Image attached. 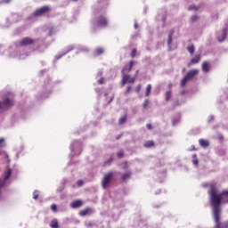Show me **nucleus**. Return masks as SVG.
<instances>
[{"instance_id":"1","label":"nucleus","mask_w":228,"mask_h":228,"mask_svg":"<svg viewBox=\"0 0 228 228\" xmlns=\"http://www.w3.org/2000/svg\"><path fill=\"white\" fill-rule=\"evenodd\" d=\"M133 65H134V61H132L122 69V85H126V83H134V81L136 80V75L134 77H131V76L127 75V72H131Z\"/></svg>"},{"instance_id":"2","label":"nucleus","mask_w":228,"mask_h":228,"mask_svg":"<svg viewBox=\"0 0 228 228\" xmlns=\"http://www.w3.org/2000/svg\"><path fill=\"white\" fill-rule=\"evenodd\" d=\"M3 102H0V110H8V108H12L13 106V94L11 92L6 93L4 95Z\"/></svg>"},{"instance_id":"3","label":"nucleus","mask_w":228,"mask_h":228,"mask_svg":"<svg viewBox=\"0 0 228 228\" xmlns=\"http://www.w3.org/2000/svg\"><path fill=\"white\" fill-rule=\"evenodd\" d=\"M197 74H199V69H191L190 70L185 76L182 79L181 81V86H186V82L187 81H191V79L193 77H195V76H197Z\"/></svg>"},{"instance_id":"4","label":"nucleus","mask_w":228,"mask_h":228,"mask_svg":"<svg viewBox=\"0 0 228 228\" xmlns=\"http://www.w3.org/2000/svg\"><path fill=\"white\" fill-rule=\"evenodd\" d=\"M113 177V173H108L104 175L102 181V186L104 190L110 186V183L111 182V178Z\"/></svg>"},{"instance_id":"5","label":"nucleus","mask_w":228,"mask_h":228,"mask_svg":"<svg viewBox=\"0 0 228 228\" xmlns=\"http://www.w3.org/2000/svg\"><path fill=\"white\" fill-rule=\"evenodd\" d=\"M96 25L98 28H106L108 26V20L104 16H100L96 20Z\"/></svg>"},{"instance_id":"6","label":"nucleus","mask_w":228,"mask_h":228,"mask_svg":"<svg viewBox=\"0 0 228 228\" xmlns=\"http://www.w3.org/2000/svg\"><path fill=\"white\" fill-rule=\"evenodd\" d=\"M227 29H228V28L225 27L224 28H223L222 31L217 33L218 42H224L225 40V38L227 37Z\"/></svg>"},{"instance_id":"7","label":"nucleus","mask_w":228,"mask_h":228,"mask_svg":"<svg viewBox=\"0 0 228 228\" xmlns=\"http://www.w3.org/2000/svg\"><path fill=\"white\" fill-rule=\"evenodd\" d=\"M49 12V6H43L39 9H37L35 12L34 15L35 17H40V15H44V13Z\"/></svg>"},{"instance_id":"8","label":"nucleus","mask_w":228,"mask_h":228,"mask_svg":"<svg viewBox=\"0 0 228 228\" xmlns=\"http://www.w3.org/2000/svg\"><path fill=\"white\" fill-rule=\"evenodd\" d=\"M31 44H33V39L29 38V37H25L23 38L20 43V45L25 46V45H31Z\"/></svg>"},{"instance_id":"9","label":"nucleus","mask_w":228,"mask_h":228,"mask_svg":"<svg viewBox=\"0 0 228 228\" xmlns=\"http://www.w3.org/2000/svg\"><path fill=\"white\" fill-rule=\"evenodd\" d=\"M201 69L203 70V72H205V74H207V72H209L210 69H211V64H209V62H203L201 65Z\"/></svg>"},{"instance_id":"10","label":"nucleus","mask_w":228,"mask_h":228,"mask_svg":"<svg viewBox=\"0 0 228 228\" xmlns=\"http://www.w3.org/2000/svg\"><path fill=\"white\" fill-rule=\"evenodd\" d=\"M173 35H174V30H171L167 37V45H168L169 51L172 49V36Z\"/></svg>"},{"instance_id":"11","label":"nucleus","mask_w":228,"mask_h":228,"mask_svg":"<svg viewBox=\"0 0 228 228\" xmlns=\"http://www.w3.org/2000/svg\"><path fill=\"white\" fill-rule=\"evenodd\" d=\"M200 61V55H196L194 58L191 59V62L188 64V67H191V65H195Z\"/></svg>"},{"instance_id":"12","label":"nucleus","mask_w":228,"mask_h":228,"mask_svg":"<svg viewBox=\"0 0 228 228\" xmlns=\"http://www.w3.org/2000/svg\"><path fill=\"white\" fill-rule=\"evenodd\" d=\"M83 206V202L81 200L73 201L70 204V207L73 208V209H77V208H81Z\"/></svg>"},{"instance_id":"13","label":"nucleus","mask_w":228,"mask_h":228,"mask_svg":"<svg viewBox=\"0 0 228 228\" xmlns=\"http://www.w3.org/2000/svg\"><path fill=\"white\" fill-rule=\"evenodd\" d=\"M70 51H74V46H69L68 50L66 52H64L61 54L56 55L55 59L60 60V58H61L62 56H65V54H67V53H70Z\"/></svg>"},{"instance_id":"14","label":"nucleus","mask_w":228,"mask_h":228,"mask_svg":"<svg viewBox=\"0 0 228 228\" xmlns=\"http://www.w3.org/2000/svg\"><path fill=\"white\" fill-rule=\"evenodd\" d=\"M200 145L201 147H208L209 145V142H208L207 140H204V139H200Z\"/></svg>"},{"instance_id":"15","label":"nucleus","mask_w":228,"mask_h":228,"mask_svg":"<svg viewBox=\"0 0 228 228\" xmlns=\"http://www.w3.org/2000/svg\"><path fill=\"white\" fill-rule=\"evenodd\" d=\"M50 226L52 228H58V220L57 219H53L51 223H50Z\"/></svg>"},{"instance_id":"16","label":"nucleus","mask_w":228,"mask_h":228,"mask_svg":"<svg viewBox=\"0 0 228 228\" xmlns=\"http://www.w3.org/2000/svg\"><path fill=\"white\" fill-rule=\"evenodd\" d=\"M129 177H131V173L130 172H127V173L122 175V180L123 181H127V179H129Z\"/></svg>"},{"instance_id":"17","label":"nucleus","mask_w":228,"mask_h":228,"mask_svg":"<svg viewBox=\"0 0 228 228\" xmlns=\"http://www.w3.org/2000/svg\"><path fill=\"white\" fill-rule=\"evenodd\" d=\"M151 85H148L147 86H146V93H145V95H146V97H149V95H151Z\"/></svg>"},{"instance_id":"18","label":"nucleus","mask_w":228,"mask_h":228,"mask_svg":"<svg viewBox=\"0 0 228 228\" xmlns=\"http://www.w3.org/2000/svg\"><path fill=\"white\" fill-rule=\"evenodd\" d=\"M89 212H90L89 208L84 209L80 211V216H86V215H88Z\"/></svg>"},{"instance_id":"19","label":"nucleus","mask_w":228,"mask_h":228,"mask_svg":"<svg viewBox=\"0 0 228 228\" xmlns=\"http://www.w3.org/2000/svg\"><path fill=\"white\" fill-rule=\"evenodd\" d=\"M172 97V91H167L166 92V101H170V98Z\"/></svg>"},{"instance_id":"20","label":"nucleus","mask_w":228,"mask_h":228,"mask_svg":"<svg viewBox=\"0 0 228 228\" xmlns=\"http://www.w3.org/2000/svg\"><path fill=\"white\" fill-rule=\"evenodd\" d=\"M192 163L195 166L199 165V159H197V155H192Z\"/></svg>"},{"instance_id":"21","label":"nucleus","mask_w":228,"mask_h":228,"mask_svg":"<svg viewBox=\"0 0 228 228\" xmlns=\"http://www.w3.org/2000/svg\"><path fill=\"white\" fill-rule=\"evenodd\" d=\"M153 145H154V142H152V141H147L144 143V147H152Z\"/></svg>"},{"instance_id":"22","label":"nucleus","mask_w":228,"mask_h":228,"mask_svg":"<svg viewBox=\"0 0 228 228\" xmlns=\"http://www.w3.org/2000/svg\"><path fill=\"white\" fill-rule=\"evenodd\" d=\"M190 54L193 55V53H195V48L193 46L187 47Z\"/></svg>"},{"instance_id":"23","label":"nucleus","mask_w":228,"mask_h":228,"mask_svg":"<svg viewBox=\"0 0 228 228\" xmlns=\"http://www.w3.org/2000/svg\"><path fill=\"white\" fill-rule=\"evenodd\" d=\"M38 191H35L34 193H33V200H37V199H38Z\"/></svg>"},{"instance_id":"24","label":"nucleus","mask_w":228,"mask_h":228,"mask_svg":"<svg viewBox=\"0 0 228 228\" xmlns=\"http://www.w3.org/2000/svg\"><path fill=\"white\" fill-rule=\"evenodd\" d=\"M102 53H104V50L102 48H97L96 49V54H102Z\"/></svg>"},{"instance_id":"25","label":"nucleus","mask_w":228,"mask_h":228,"mask_svg":"<svg viewBox=\"0 0 228 228\" xmlns=\"http://www.w3.org/2000/svg\"><path fill=\"white\" fill-rule=\"evenodd\" d=\"M4 147V138H0V149H3Z\"/></svg>"},{"instance_id":"26","label":"nucleus","mask_w":228,"mask_h":228,"mask_svg":"<svg viewBox=\"0 0 228 228\" xmlns=\"http://www.w3.org/2000/svg\"><path fill=\"white\" fill-rule=\"evenodd\" d=\"M126 116L121 117V118H119V124H124V122H126Z\"/></svg>"},{"instance_id":"27","label":"nucleus","mask_w":228,"mask_h":228,"mask_svg":"<svg viewBox=\"0 0 228 228\" xmlns=\"http://www.w3.org/2000/svg\"><path fill=\"white\" fill-rule=\"evenodd\" d=\"M147 106H149V100H145L142 104V107L144 108V110H146Z\"/></svg>"},{"instance_id":"28","label":"nucleus","mask_w":228,"mask_h":228,"mask_svg":"<svg viewBox=\"0 0 228 228\" xmlns=\"http://www.w3.org/2000/svg\"><path fill=\"white\" fill-rule=\"evenodd\" d=\"M188 10H189V12H191V10H197V6H195V5H190V6L188 7Z\"/></svg>"},{"instance_id":"29","label":"nucleus","mask_w":228,"mask_h":228,"mask_svg":"<svg viewBox=\"0 0 228 228\" xmlns=\"http://www.w3.org/2000/svg\"><path fill=\"white\" fill-rule=\"evenodd\" d=\"M131 56H132V58H134V56H136V49L132 50Z\"/></svg>"},{"instance_id":"30","label":"nucleus","mask_w":228,"mask_h":228,"mask_svg":"<svg viewBox=\"0 0 228 228\" xmlns=\"http://www.w3.org/2000/svg\"><path fill=\"white\" fill-rule=\"evenodd\" d=\"M51 209H52V211L56 212V211H57V207H56V205H55V204L52 205V206H51Z\"/></svg>"},{"instance_id":"31","label":"nucleus","mask_w":228,"mask_h":228,"mask_svg":"<svg viewBox=\"0 0 228 228\" xmlns=\"http://www.w3.org/2000/svg\"><path fill=\"white\" fill-rule=\"evenodd\" d=\"M118 158H124V151L118 152Z\"/></svg>"},{"instance_id":"32","label":"nucleus","mask_w":228,"mask_h":228,"mask_svg":"<svg viewBox=\"0 0 228 228\" xmlns=\"http://www.w3.org/2000/svg\"><path fill=\"white\" fill-rule=\"evenodd\" d=\"M142 90V86L141 85H138L136 87H135V92H140Z\"/></svg>"},{"instance_id":"33","label":"nucleus","mask_w":228,"mask_h":228,"mask_svg":"<svg viewBox=\"0 0 228 228\" xmlns=\"http://www.w3.org/2000/svg\"><path fill=\"white\" fill-rule=\"evenodd\" d=\"M197 19V15H192L191 17V22H195V20Z\"/></svg>"},{"instance_id":"34","label":"nucleus","mask_w":228,"mask_h":228,"mask_svg":"<svg viewBox=\"0 0 228 228\" xmlns=\"http://www.w3.org/2000/svg\"><path fill=\"white\" fill-rule=\"evenodd\" d=\"M77 184L79 187L83 186V181L82 180L77 181Z\"/></svg>"},{"instance_id":"35","label":"nucleus","mask_w":228,"mask_h":228,"mask_svg":"<svg viewBox=\"0 0 228 228\" xmlns=\"http://www.w3.org/2000/svg\"><path fill=\"white\" fill-rule=\"evenodd\" d=\"M98 83H99L100 85H102V83H104V78L102 77V78L98 79Z\"/></svg>"},{"instance_id":"36","label":"nucleus","mask_w":228,"mask_h":228,"mask_svg":"<svg viewBox=\"0 0 228 228\" xmlns=\"http://www.w3.org/2000/svg\"><path fill=\"white\" fill-rule=\"evenodd\" d=\"M101 76H102V71H99V72L97 73V77H101Z\"/></svg>"},{"instance_id":"37","label":"nucleus","mask_w":228,"mask_h":228,"mask_svg":"<svg viewBox=\"0 0 228 228\" xmlns=\"http://www.w3.org/2000/svg\"><path fill=\"white\" fill-rule=\"evenodd\" d=\"M129 92H131V86L127 87L126 94H129Z\"/></svg>"},{"instance_id":"38","label":"nucleus","mask_w":228,"mask_h":228,"mask_svg":"<svg viewBox=\"0 0 228 228\" xmlns=\"http://www.w3.org/2000/svg\"><path fill=\"white\" fill-rule=\"evenodd\" d=\"M70 151H71V152H74V144H71Z\"/></svg>"},{"instance_id":"39","label":"nucleus","mask_w":228,"mask_h":228,"mask_svg":"<svg viewBox=\"0 0 228 228\" xmlns=\"http://www.w3.org/2000/svg\"><path fill=\"white\" fill-rule=\"evenodd\" d=\"M147 127H148V129H151L152 127V126L151 124H148Z\"/></svg>"},{"instance_id":"40","label":"nucleus","mask_w":228,"mask_h":228,"mask_svg":"<svg viewBox=\"0 0 228 228\" xmlns=\"http://www.w3.org/2000/svg\"><path fill=\"white\" fill-rule=\"evenodd\" d=\"M12 0H4V3H10Z\"/></svg>"},{"instance_id":"41","label":"nucleus","mask_w":228,"mask_h":228,"mask_svg":"<svg viewBox=\"0 0 228 228\" xmlns=\"http://www.w3.org/2000/svg\"><path fill=\"white\" fill-rule=\"evenodd\" d=\"M134 28L137 29L138 28V24H134Z\"/></svg>"},{"instance_id":"42","label":"nucleus","mask_w":228,"mask_h":228,"mask_svg":"<svg viewBox=\"0 0 228 228\" xmlns=\"http://www.w3.org/2000/svg\"><path fill=\"white\" fill-rule=\"evenodd\" d=\"M111 101H113V96H112V97H110V102H111Z\"/></svg>"},{"instance_id":"43","label":"nucleus","mask_w":228,"mask_h":228,"mask_svg":"<svg viewBox=\"0 0 228 228\" xmlns=\"http://www.w3.org/2000/svg\"><path fill=\"white\" fill-rule=\"evenodd\" d=\"M21 60H24V56H22V55H20V57Z\"/></svg>"},{"instance_id":"44","label":"nucleus","mask_w":228,"mask_h":228,"mask_svg":"<svg viewBox=\"0 0 228 228\" xmlns=\"http://www.w3.org/2000/svg\"><path fill=\"white\" fill-rule=\"evenodd\" d=\"M173 126H175V121H173Z\"/></svg>"},{"instance_id":"45","label":"nucleus","mask_w":228,"mask_h":228,"mask_svg":"<svg viewBox=\"0 0 228 228\" xmlns=\"http://www.w3.org/2000/svg\"><path fill=\"white\" fill-rule=\"evenodd\" d=\"M75 143H79V142H77V141H75Z\"/></svg>"},{"instance_id":"46","label":"nucleus","mask_w":228,"mask_h":228,"mask_svg":"<svg viewBox=\"0 0 228 228\" xmlns=\"http://www.w3.org/2000/svg\"><path fill=\"white\" fill-rule=\"evenodd\" d=\"M108 163H110V161H107V162L105 163V165H108Z\"/></svg>"},{"instance_id":"47","label":"nucleus","mask_w":228,"mask_h":228,"mask_svg":"<svg viewBox=\"0 0 228 228\" xmlns=\"http://www.w3.org/2000/svg\"><path fill=\"white\" fill-rule=\"evenodd\" d=\"M1 154H3V151H0V156H1Z\"/></svg>"},{"instance_id":"48","label":"nucleus","mask_w":228,"mask_h":228,"mask_svg":"<svg viewBox=\"0 0 228 228\" xmlns=\"http://www.w3.org/2000/svg\"><path fill=\"white\" fill-rule=\"evenodd\" d=\"M5 158H8V155L5 154Z\"/></svg>"},{"instance_id":"49","label":"nucleus","mask_w":228,"mask_h":228,"mask_svg":"<svg viewBox=\"0 0 228 228\" xmlns=\"http://www.w3.org/2000/svg\"><path fill=\"white\" fill-rule=\"evenodd\" d=\"M203 186H208V184H203Z\"/></svg>"},{"instance_id":"50","label":"nucleus","mask_w":228,"mask_h":228,"mask_svg":"<svg viewBox=\"0 0 228 228\" xmlns=\"http://www.w3.org/2000/svg\"><path fill=\"white\" fill-rule=\"evenodd\" d=\"M136 74H138V70L136 71Z\"/></svg>"},{"instance_id":"51","label":"nucleus","mask_w":228,"mask_h":228,"mask_svg":"<svg viewBox=\"0 0 228 228\" xmlns=\"http://www.w3.org/2000/svg\"><path fill=\"white\" fill-rule=\"evenodd\" d=\"M73 1H77V0H73Z\"/></svg>"}]
</instances>
